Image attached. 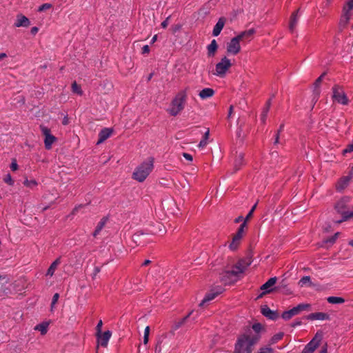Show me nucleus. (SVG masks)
<instances>
[{
  "label": "nucleus",
  "instance_id": "nucleus-1",
  "mask_svg": "<svg viewBox=\"0 0 353 353\" xmlns=\"http://www.w3.org/2000/svg\"><path fill=\"white\" fill-rule=\"evenodd\" d=\"M259 339L258 334L248 330L238 338L234 353H251L252 347L258 342Z\"/></svg>",
  "mask_w": 353,
  "mask_h": 353
},
{
  "label": "nucleus",
  "instance_id": "nucleus-2",
  "mask_svg": "<svg viewBox=\"0 0 353 353\" xmlns=\"http://www.w3.org/2000/svg\"><path fill=\"white\" fill-rule=\"evenodd\" d=\"M250 263L245 260L238 261L231 270L225 271L221 276V280L225 284H231L237 281Z\"/></svg>",
  "mask_w": 353,
  "mask_h": 353
},
{
  "label": "nucleus",
  "instance_id": "nucleus-3",
  "mask_svg": "<svg viewBox=\"0 0 353 353\" xmlns=\"http://www.w3.org/2000/svg\"><path fill=\"white\" fill-rule=\"evenodd\" d=\"M187 97V89L179 91L171 101L168 112L172 116L179 114L185 108Z\"/></svg>",
  "mask_w": 353,
  "mask_h": 353
},
{
  "label": "nucleus",
  "instance_id": "nucleus-4",
  "mask_svg": "<svg viewBox=\"0 0 353 353\" xmlns=\"http://www.w3.org/2000/svg\"><path fill=\"white\" fill-rule=\"evenodd\" d=\"M153 159L150 158L137 168L133 173V178L139 182H143L153 169Z\"/></svg>",
  "mask_w": 353,
  "mask_h": 353
},
{
  "label": "nucleus",
  "instance_id": "nucleus-5",
  "mask_svg": "<svg viewBox=\"0 0 353 353\" xmlns=\"http://www.w3.org/2000/svg\"><path fill=\"white\" fill-rule=\"evenodd\" d=\"M332 99L334 102L342 105H347L348 99L342 87L336 85L332 88Z\"/></svg>",
  "mask_w": 353,
  "mask_h": 353
},
{
  "label": "nucleus",
  "instance_id": "nucleus-6",
  "mask_svg": "<svg viewBox=\"0 0 353 353\" xmlns=\"http://www.w3.org/2000/svg\"><path fill=\"white\" fill-rule=\"evenodd\" d=\"M232 66L231 61L226 57H224L221 60L216 64L215 72L213 73L214 75L222 77L225 76L226 72Z\"/></svg>",
  "mask_w": 353,
  "mask_h": 353
},
{
  "label": "nucleus",
  "instance_id": "nucleus-7",
  "mask_svg": "<svg viewBox=\"0 0 353 353\" xmlns=\"http://www.w3.org/2000/svg\"><path fill=\"white\" fill-rule=\"evenodd\" d=\"M245 228V221L239 226L236 233L233 236L232 242L229 245L231 250H236L240 245L241 241L243 236L244 228Z\"/></svg>",
  "mask_w": 353,
  "mask_h": 353
},
{
  "label": "nucleus",
  "instance_id": "nucleus-8",
  "mask_svg": "<svg viewBox=\"0 0 353 353\" xmlns=\"http://www.w3.org/2000/svg\"><path fill=\"white\" fill-rule=\"evenodd\" d=\"M323 335L317 332L314 338L306 345L301 353H313L319 346Z\"/></svg>",
  "mask_w": 353,
  "mask_h": 353
},
{
  "label": "nucleus",
  "instance_id": "nucleus-9",
  "mask_svg": "<svg viewBox=\"0 0 353 353\" xmlns=\"http://www.w3.org/2000/svg\"><path fill=\"white\" fill-rule=\"evenodd\" d=\"M41 131L43 136L44 139V145L45 148L47 150H50L52 148V144L56 141V137L51 134L50 130L44 125L40 126Z\"/></svg>",
  "mask_w": 353,
  "mask_h": 353
},
{
  "label": "nucleus",
  "instance_id": "nucleus-10",
  "mask_svg": "<svg viewBox=\"0 0 353 353\" xmlns=\"http://www.w3.org/2000/svg\"><path fill=\"white\" fill-rule=\"evenodd\" d=\"M353 10L349 9L347 7L343 8V13L341 16L339 28L340 31H343L347 26L349 21L352 15Z\"/></svg>",
  "mask_w": 353,
  "mask_h": 353
},
{
  "label": "nucleus",
  "instance_id": "nucleus-11",
  "mask_svg": "<svg viewBox=\"0 0 353 353\" xmlns=\"http://www.w3.org/2000/svg\"><path fill=\"white\" fill-rule=\"evenodd\" d=\"M241 51L240 41L235 37L227 44V52L230 54H237Z\"/></svg>",
  "mask_w": 353,
  "mask_h": 353
},
{
  "label": "nucleus",
  "instance_id": "nucleus-12",
  "mask_svg": "<svg viewBox=\"0 0 353 353\" xmlns=\"http://www.w3.org/2000/svg\"><path fill=\"white\" fill-rule=\"evenodd\" d=\"M350 201V198L348 196L343 197L341 200H339L336 205H335V210L336 212L342 214L343 212H344L347 209V204Z\"/></svg>",
  "mask_w": 353,
  "mask_h": 353
},
{
  "label": "nucleus",
  "instance_id": "nucleus-13",
  "mask_svg": "<svg viewBox=\"0 0 353 353\" xmlns=\"http://www.w3.org/2000/svg\"><path fill=\"white\" fill-rule=\"evenodd\" d=\"M96 335L97 337L98 344L101 346L106 347L112 336V332L108 330L103 333L101 332L100 334H96Z\"/></svg>",
  "mask_w": 353,
  "mask_h": 353
},
{
  "label": "nucleus",
  "instance_id": "nucleus-14",
  "mask_svg": "<svg viewBox=\"0 0 353 353\" xmlns=\"http://www.w3.org/2000/svg\"><path fill=\"white\" fill-rule=\"evenodd\" d=\"M301 14H299V10H297L296 12H293L291 15L290 23H289V30L293 33L297 26L299 18Z\"/></svg>",
  "mask_w": 353,
  "mask_h": 353
},
{
  "label": "nucleus",
  "instance_id": "nucleus-15",
  "mask_svg": "<svg viewBox=\"0 0 353 353\" xmlns=\"http://www.w3.org/2000/svg\"><path fill=\"white\" fill-rule=\"evenodd\" d=\"M276 277H272L261 285V290H263V294L272 292L273 289L272 288L276 284Z\"/></svg>",
  "mask_w": 353,
  "mask_h": 353
},
{
  "label": "nucleus",
  "instance_id": "nucleus-16",
  "mask_svg": "<svg viewBox=\"0 0 353 353\" xmlns=\"http://www.w3.org/2000/svg\"><path fill=\"white\" fill-rule=\"evenodd\" d=\"M30 25V21L28 18L23 14H18L14 22V26L19 27H28Z\"/></svg>",
  "mask_w": 353,
  "mask_h": 353
},
{
  "label": "nucleus",
  "instance_id": "nucleus-17",
  "mask_svg": "<svg viewBox=\"0 0 353 353\" xmlns=\"http://www.w3.org/2000/svg\"><path fill=\"white\" fill-rule=\"evenodd\" d=\"M225 23V19L223 17H221L216 25L214 26L212 30V35L214 37H217L220 34L221 30H223Z\"/></svg>",
  "mask_w": 353,
  "mask_h": 353
},
{
  "label": "nucleus",
  "instance_id": "nucleus-18",
  "mask_svg": "<svg viewBox=\"0 0 353 353\" xmlns=\"http://www.w3.org/2000/svg\"><path fill=\"white\" fill-rule=\"evenodd\" d=\"M307 319L312 320V321H313V320H321V321L329 320L330 316H329V314L324 313V312H315V313H312V314H309L307 316Z\"/></svg>",
  "mask_w": 353,
  "mask_h": 353
},
{
  "label": "nucleus",
  "instance_id": "nucleus-19",
  "mask_svg": "<svg viewBox=\"0 0 353 353\" xmlns=\"http://www.w3.org/2000/svg\"><path fill=\"white\" fill-rule=\"evenodd\" d=\"M261 313L263 316L272 320H274L277 318V314L271 310L267 305H263L261 307Z\"/></svg>",
  "mask_w": 353,
  "mask_h": 353
},
{
  "label": "nucleus",
  "instance_id": "nucleus-20",
  "mask_svg": "<svg viewBox=\"0 0 353 353\" xmlns=\"http://www.w3.org/2000/svg\"><path fill=\"white\" fill-rule=\"evenodd\" d=\"M214 94V90L210 88H205L199 93V97L203 100L211 98Z\"/></svg>",
  "mask_w": 353,
  "mask_h": 353
},
{
  "label": "nucleus",
  "instance_id": "nucleus-21",
  "mask_svg": "<svg viewBox=\"0 0 353 353\" xmlns=\"http://www.w3.org/2000/svg\"><path fill=\"white\" fill-rule=\"evenodd\" d=\"M112 130L109 128L103 129L99 134V140L97 144L103 143L108 138H109L112 134Z\"/></svg>",
  "mask_w": 353,
  "mask_h": 353
},
{
  "label": "nucleus",
  "instance_id": "nucleus-22",
  "mask_svg": "<svg viewBox=\"0 0 353 353\" xmlns=\"http://www.w3.org/2000/svg\"><path fill=\"white\" fill-rule=\"evenodd\" d=\"M342 219L341 220H339L336 221L337 223H341L343 221H347L350 220H353V207L351 210L347 209L344 212H343L342 214Z\"/></svg>",
  "mask_w": 353,
  "mask_h": 353
},
{
  "label": "nucleus",
  "instance_id": "nucleus-23",
  "mask_svg": "<svg viewBox=\"0 0 353 353\" xmlns=\"http://www.w3.org/2000/svg\"><path fill=\"white\" fill-rule=\"evenodd\" d=\"M61 263V259L57 258L49 267L46 275L49 276H52L58 267V265Z\"/></svg>",
  "mask_w": 353,
  "mask_h": 353
},
{
  "label": "nucleus",
  "instance_id": "nucleus-24",
  "mask_svg": "<svg viewBox=\"0 0 353 353\" xmlns=\"http://www.w3.org/2000/svg\"><path fill=\"white\" fill-rule=\"evenodd\" d=\"M218 48V45L215 39H213L211 43L208 46V55L209 57H214Z\"/></svg>",
  "mask_w": 353,
  "mask_h": 353
},
{
  "label": "nucleus",
  "instance_id": "nucleus-25",
  "mask_svg": "<svg viewBox=\"0 0 353 353\" xmlns=\"http://www.w3.org/2000/svg\"><path fill=\"white\" fill-rule=\"evenodd\" d=\"M254 33V29H250L246 31H243L238 34L236 37L241 41L245 39L250 38Z\"/></svg>",
  "mask_w": 353,
  "mask_h": 353
},
{
  "label": "nucleus",
  "instance_id": "nucleus-26",
  "mask_svg": "<svg viewBox=\"0 0 353 353\" xmlns=\"http://www.w3.org/2000/svg\"><path fill=\"white\" fill-rule=\"evenodd\" d=\"M299 314L296 309L295 307H294L293 308L288 310V311H285L284 312L283 314H282V318L284 319V320H290L292 316H295V315H297Z\"/></svg>",
  "mask_w": 353,
  "mask_h": 353
},
{
  "label": "nucleus",
  "instance_id": "nucleus-27",
  "mask_svg": "<svg viewBox=\"0 0 353 353\" xmlns=\"http://www.w3.org/2000/svg\"><path fill=\"white\" fill-rule=\"evenodd\" d=\"M350 180V176H345L341 179V180L338 182L336 185V188L339 190H342L345 189L347 185L349 184Z\"/></svg>",
  "mask_w": 353,
  "mask_h": 353
},
{
  "label": "nucleus",
  "instance_id": "nucleus-28",
  "mask_svg": "<svg viewBox=\"0 0 353 353\" xmlns=\"http://www.w3.org/2000/svg\"><path fill=\"white\" fill-rule=\"evenodd\" d=\"M325 74H321L314 82V94L315 95V98H317L318 96L320 94V90H319V86H320V84L322 81V79L324 77Z\"/></svg>",
  "mask_w": 353,
  "mask_h": 353
},
{
  "label": "nucleus",
  "instance_id": "nucleus-29",
  "mask_svg": "<svg viewBox=\"0 0 353 353\" xmlns=\"http://www.w3.org/2000/svg\"><path fill=\"white\" fill-rule=\"evenodd\" d=\"M210 138V130L208 129L204 133L203 139L200 141L198 147L199 148H205L208 143V139Z\"/></svg>",
  "mask_w": 353,
  "mask_h": 353
},
{
  "label": "nucleus",
  "instance_id": "nucleus-30",
  "mask_svg": "<svg viewBox=\"0 0 353 353\" xmlns=\"http://www.w3.org/2000/svg\"><path fill=\"white\" fill-rule=\"evenodd\" d=\"M106 221H107V219L103 217V219H101V221L98 223L97 225V228L95 229V230L93 232V236L95 237L97 236L99 233L101 231V230L103 228V227L105 226V223H106Z\"/></svg>",
  "mask_w": 353,
  "mask_h": 353
},
{
  "label": "nucleus",
  "instance_id": "nucleus-31",
  "mask_svg": "<svg viewBox=\"0 0 353 353\" xmlns=\"http://www.w3.org/2000/svg\"><path fill=\"white\" fill-rule=\"evenodd\" d=\"M327 301L331 304H342L345 303V299L339 296H328Z\"/></svg>",
  "mask_w": 353,
  "mask_h": 353
},
{
  "label": "nucleus",
  "instance_id": "nucleus-32",
  "mask_svg": "<svg viewBox=\"0 0 353 353\" xmlns=\"http://www.w3.org/2000/svg\"><path fill=\"white\" fill-rule=\"evenodd\" d=\"M243 153H239L236 154V158L234 160V167L236 170H239L241 165L243 163Z\"/></svg>",
  "mask_w": 353,
  "mask_h": 353
},
{
  "label": "nucleus",
  "instance_id": "nucleus-33",
  "mask_svg": "<svg viewBox=\"0 0 353 353\" xmlns=\"http://www.w3.org/2000/svg\"><path fill=\"white\" fill-rule=\"evenodd\" d=\"M219 292H210L207 294L203 301L199 304L200 306H203L205 303L209 302L213 300L217 295Z\"/></svg>",
  "mask_w": 353,
  "mask_h": 353
},
{
  "label": "nucleus",
  "instance_id": "nucleus-34",
  "mask_svg": "<svg viewBox=\"0 0 353 353\" xmlns=\"http://www.w3.org/2000/svg\"><path fill=\"white\" fill-rule=\"evenodd\" d=\"M48 325L49 324L48 323H42L37 325L34 329L36 330L39 331L41 332V334L43 335L45 334H46V332L48 331Z\"/></svg>",
  "mask_w": 353,
  "mask_h": 353
},
{
  "label": "nucleus",
  "instance_id": "nucleus-35",
  "mask_svg": "<svg viewBox=\"0 0 353 353\" xmlns=\"http://www.w3.org/2000/svg\"><path fill=\"white\" fill-rule=\"evenodd\" d=\"M283 336V332H279L276 334H274L270 340L269 345H274L278 341H279Z\"/></svg>",
  "mask_w": 353,
  "mask_h": 353
},
{
  "label": "nucleus",
  "instance_id": "nucleus-36",
  "mask_svg": "<svg viewBox=\"0 0 353 353\" xmlns=\"http://www.w3.org/2000/svg\"><path fill=\"white\" fill-rule=\"evenodd\" d=\"M190 314H191V312L188 315H187L185 317L183 318L182 319H181L178 321H176L172 325V330L174 331V330H176L177 329H179L185 323V321H186V319L189 317V316Z\"/></svg>",
  "mask_w": 353,
  "mask_h": 353
},
{
  "label": "nucleus",
  "instance_id": "nucleus-37",
  "mask_svg": "<svg viewBox=\"0 0 353 353\" xmlns=\"http://www.w3.org/2000/svg\"><path fill=\"white\" fill-rule=\"evenodd\" d=\"M311 284H312L311 279H310V277L308 276H303L299 281V285L300 287H303L306 285H311Z\"/></svg>",
  "mask_w": 353,
  "mask_h": 353
},
{
  "label": "nucleus",
  "instance_id": "nucleus-38",
  "mask_svg": "<svg viewBox=\"0 0 353 353\" xmlns=\"http://www.w3.org/2000/svg\"><path fill=\"white\" fill-rule=\"evenodd\" d=\"M23 184L25 186L30 188L31 189H33L34 188H35L37 185L38 183H37V181L34 179H30V180L26 179L23 182Z\"/></svg>",
  "mask_w": 353,
  "mask_h": 353
},
{
  "label": "nucleus",
  "instance_id": "nucleus-39",
  "mask_svg": "<svg viewBox=\"0 0 353 353\" xmlns=\"http://www.w3.org/2000/svg\"><path fill=\"white\" fill-rule=\"evenodd\" d=\"M269 108H270V102L268 101V104H267V107L263 110V111L262 112V113L261 114V121L263 123H265V121H266V119L268 117V113L269 111Z\"/></svg>",
  "mask_w": 353,
  "mask_h": 353
},
{
  "label": "nucleus",
  "instance_id": "nucleus-40",
  "mask_svg": "<svg viewBox=\"0 0 353 353\" xmlns=\"http://www.w3.org/2000/svg\"><path fill=\"white\" fill-rule=\"evenodd\" d=\"M298 313L299 314L301 311L308 310L310 308V305L308 303H301L295 307Z\"/></svg>",
  "mask_w": 353,
  "mask_h": 353
},
{
  "label": "nucleus",
  "instance_id": "nucleus-41",
  "mask_svg": "<svg viewBox=\"0 0 353 353\" xmlns=\"http://www.w3.org/2000/svg\"><path fill=\"white\" fill-rule=\"evenodd\" d=\"M72 90L73 92L77 93L79 95H82L83 94L81 87L75 81L72 84Z\"/></svg>",
  "mask_w": 353,
  "mask_h": 353
},
{
  "label": "nucleus",
  "instance_id": "nucleus-42",
  "mask_svg": "<svg viewBox=\"0 0 353 353\" xmlns=\"http://www.w3.org/2000/svg\"><path fill=\"white\" fill-rule=\"evenodd\" d=\"M273 349L269 345L263 346L259 348L256 353H273Z\"/></svg>",
  "mask_w": 353,
  "mask_h": 353
},
{
  "label": "nucleus",
  "instance_id": "nucleus-43",
  "mask_svg": "<svg viewBox=\"0 0 353 353\" xmlns=\"http://www.w3.org/2000/svg\"><path fill=\"white\" fill-rule=\"evenodd\" d=\"M340 235V233L339 232H336L334 234V235H333L332 236L327 239L326 240H325L324 243L327 244H333L335 243L336 240L337 239V238Z\"/></svg>",
  "mask_w": 353,
  "mask_h": 353
},
{
  "label": "nucleus",
  "instance_id": "nucleus-44",
  "mask_svg": "<svg viewBox=\"0 0 353 353\" xmlns=\"http://www.w3.org/2000/svg\"><path fill=\"white\" fill-rule=\"evenodd\" d=\"M150 327L147 326L144 330L143 343L147 344L149 340Z\"/></svg>",
  "mask_w": 353,
  "mask_h": 353
},
{
  "label": "nucleus",
  "instance_id": "nucleus-45",
  "mask_svg": "<svg viewBox=\"0 0 353 353\" xmlns=\"http://www.w3.org/2000/svg\"><path fill=\"white\" fill-rule=\"evenodd\" d=\"M52 5L51 3H43L39 7L38 11L43 12L44 10H49V9L52 8Z\"/></svg>",
  "mask_w": 353,
  "mask_h": 353
},
{
  "label": "nucleus",
  "instance_id": "nucleus-46",
  "mask_svg": "<svg viewBox=\"0 0 353 353\" xmlns=\"http://www.w3.org/2000/svg\"><path fill=\"white\" fill-rule=\"evenodd\" d=\"M353 151V141L352 143L347 145V146L343 150V154H345L346 153L351 152Z\"/></svg>",
  "mask_w": 353,
  "mask_h": 353
},
{
  "label": "nucleus",
  "instance_id": "nucleus-47",
  "mask_svg": "<svg viewBox=\"0 0 353 353\" xmlns=\"http://www.w3.org/2000/svg\"><path fill=\"white\" fill-rule=\"evenodd\" d=\"M3 180H4V181H5L6 183H8V184H9V185H13V183H14V181H13V180H12V176H10V174H7V175H6V176L4 177V179H3Z\"/></svg>",
  "mask_w": 353,
  "mask_h": 353
},
{
  "label": "nucleus",
  "instance_id": "nucleus-48",
  "mask_svg": "<svg viewBox=\"0 0 353 353\" xmlns=\"http://www.w3.org/2000/svg\"><path fill=\"white\" fill-rule=\"evenodd\" d=\"M59 298V294L58 293H55L52 297V303H51V307L52 308L54 307V305L57 303L58 301V299Z\"/></svg>",
  "mask_w": 353,
  "mask_h": 353
},
{
  "label": "nucleus",
  "instance_id": "nucleus-49",
  "mask_svg": "<svg viewBox=\"0 0 353 353\" xmlns=\"http://www.w3.org/2000/svg\"><path fill=\"white\" fill-rule=\"evenodd\" d=\"M102 325H103V322L101 320H100L98 322L97 327H96L97 334H100L101 332H101Z\"/></svg>",
  "mask_w": 353,
  "mask_h": 353
},
{
  "label": "nucleus",
  "instance_id": "nucleus-50",
  "mask_svg": "<svg viewBox=\"0 0 353 353\" xmlns=\"http://www.w3.org/2000/svg\"><path fill=\"white\" fill-rule=\"evenodd\" d=\"M10 168L12 171H16L18 169V165L16 160H13L10 165Z\"/></svg>",
  "mask_w": 353,
  "mask_h": 353
},
{
  "label": "nucleus",
  "instance_id": "nucleus-51",
  "mask_svg": "<svg viewBox=\"0 0 353 353\" xmlns=\"http://www.w3.org/2000/svg\"><path fill=\"white\" fill-rule=\"evenodd\" d=\"M170 16L168 17L165 19V20H164V21L161 23V27H162L163 28H167V26H168V24H169V19H170Z\"/></svg>",
  "mask_w": 353,
  "mask_h": 353
},
{
  "label": "nucleus",
  "instance_id": "nucleus-52",
  "mask_svg": "<svg viewBox=\"0 0 353 353\" xmlns=\"http://www.w3.org/2000/svg\"><path fill=\"white\" fill-rule=\"evenodd\" d=\"M252 329L256 332H258L261 329V325L260 323H255L252 325Z\"/></svg>",
  "mask_w": 353,
  "mask_h": 353
},
{
  "label": "nucleus",
  "instance_id": "nucleus-53",
  "mask_svg": "<svg viewBox=\"0 0 353 353\" xmlns=\"http://www.w3.org/2000/svg\"><path fill=\"white\" fill-rule=\"evenodd\" d=\"M344 7H347L349 9L353 10V0H349L345 5Z\"/></svg>",
  "mask_w": 353,
  "mask_h": 353
},
{
  "label": "nucleus",
  "instance_id": "nucleus-54",
  "mask_svg": "<svg viewBox=\"0 0 353 353\" xmlns=\"http://www.w3.org/2000/svg\"><path fill=\"white\" fill-rule=\"evenodd\" d=\"M344 7H347L349 9L353 10V0H349L345 5Z\"/></svg>",
  "mask_w": 353,
  "mask_h": 353
},
{
  "label": "nucleus",
  "instance_id": "nucleus-55",
  "mask_svg": "<svg viewBox=\"0 0 353 353\" xmlns=\"http://www.w3.org/2000/svg\"><path fill=\"white\" fill-rule=\"evenodd\" d=\"M183 157H184L186 160L190 161H192V155H191V154H188V153H183Z\"/></svg>",
  "mask_w": 353,
  "mask_h": 353
},
{
  "label": "nucleus",
  "instance_id": "nucleus-56",
  "mask_svg": "<svg viewBox=\"0 0 353 353\" xmlns=\"http://www.w3.org/2000/svg\"><path fill=\"white\" fill-rule=\"evenodd\" d=\"M149 52H150V48L148 45H145L142 48V53L143 54H146V53H148Z\"/></svg>",
  "mask_w": 353,
  "mask_h": 353
},
{
  "label": "nucleus",
  "instance_id": "nucleus-57",
  "mask_svg": "<svg viewBox=\"0 0 353 353\" xmlns=\"http://www.w3.org/2000/svg\"><path fill=\"white\" fill-rule=\"evenodd\" d=\"M252 214H253V212L250 210V212L247 214L245 219H244V221H245V223H247V221L252 216Z\"/></svg>",
  "mask_w": 353,
  "mask_h": 353
},
{
  "label": "nucleus",
  "instance_id": "nucleus-58",
  "mask_svg": "<svg viewBox=\"0 0 353 353\" xmlns=\"http://www.w3.org/2000/svg\"><path fill=\"white\" fill-rule=\"evenodd\" d=\"M320 353H327V344L325 343L324 346L322 347Z\"/></svg>",
  "mask_w": 353,
  "mask_h": 353
},
{
  "label": "nucleus",
  "instance_id": "nucleus-59",
  "mask_svg": "<svg viewBox=\"0 0 353 353\" xmlns=\"http://www.w3.org/2000/svg\"><path fill=\"white\" fill-rule=\"evenodd\" d=\"M39 31V28L37 27H33L31 29V33L32 34H36Z\"/></svg>",
  "mask_w": 353,
  "mask_h": 353
},
{
  "label": "nucleus",
  "instance_id": "nucleus-60",
  "mask_svg": "<svg viewBox=\"0 0 353 353\" xmlns=\"http://www.w3.org/2000/svg\"><path fill=\"white\" fill-rule=\"evenodd\" d=\"M151 263V261L148 260V259H146L144 261V262L142 263V265L143 266H146L148 265H149L150 263Z\"/></svg>",
  "mask_w": 353,
  "mask_h": 353
},
{
  "label": "nucleus",
  "instance_id": "nucleus-61",
  "mask_svg": "<svg viewBox=\"0 0 353 353\" xmlns=\"http://www.w3.org/2000/svg\"><path fill=\"white\" fill-rule=\"evenodd\" d=\"M233 111V106L230 105L229 108V113H228V117H230Z\"/></svg>",
  "mask_w": 353,
  "mask_h": 353
},
{
  "label": "nucleus",
  "instance_id": "nucleus-62",
  "mask_svg": "<svg viewBox=\"0 0 353 353\" xmlns=\"http://www.w3.org/2000/svg\"><path fill=\"white\" fill-rule=\"evenodd\" d=\"M243 219V217L242 216H239L235 219V223H239Z\"/></svg>",
  "mask_w": 353,
  "mask_h": 353
},
{
  "label": "nucleus",
  "instance_id": "nucleus-63",
  "mask_svg": "<svg viewBox=\"0 0 353 353\" xmlns=\"http://www.w3.org/2000/svg\"><path fill=\"white\" fill-rule=\"evenodd\" d=\"M68 123V119L67 117H64L63 120V125H67Z\"/></svg>",
  "mask_w": 353,
  "mask_h": 353
},
{
  "label": "nucleus",
  "instance_id": "nucleus-64",
  "mask_svg": "<svg viewBox=\"0 0 353 353\" xmlns=\"http://www.w3.org/2000/svg\"><path fill=\"white\" fill-rule=\"evenodd\" d=\"M180 28H181V26L177 25V26H176L174 28L173 31L175 32H176V31L179 30H180Z\"/></svg>",
  "mask_w": 353,
  "mask_h": 353
}]
</instances>
